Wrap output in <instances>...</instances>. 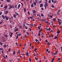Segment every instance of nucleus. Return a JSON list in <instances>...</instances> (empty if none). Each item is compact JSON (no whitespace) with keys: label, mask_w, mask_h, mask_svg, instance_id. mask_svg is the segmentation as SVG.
Returning <instances> with one entry per match:
<instances>
[{"label":"nucleus","mask_w":62,"mask_h":62,"mask_svg":"<svg viewBox=\"0 0 62 62\" xmlns=\"http://www.w3.org/2000/svg\"><path fill=\"white\" fill-rule=\"evenodd\" d=\"M5 17L6 20H8V17L6 16Z\"/></svg>","instance_id":"3"},{"label":"nucleus","mask_w":62,"mask_h":62,"mask_svg":"<svg viewBox=\"0 0 62 62\" xmlns=\"http://www.w3.org/2000/svg\"><path fill=\"white\" fill-rule=\"evenodd\" d=\"M2 18L3 19H5V17L3 15H2Z\"/></svg>","instance_id":"12"},{"label":"nucleus","mask_w":62,"mask_h":62,"mask_svg":"<svg viewBox=\"0 0 62 62\" xmlns=\"http://www.w3.org/2000/svg\"><path fill=\"white\" fill-rule=\"evenodd\" d=\"M30 18H31V19H33V17H30Z\"/></svg>","instance_id":"56"},{"label":"nucleus","mask_w":62,"mask_h":62,"mask_svg":"<svg viewBox=\"0 0 62 62\" xmlns=\"http://www.w3.org/2000/svg\"><path fill=\"white\" fill-rule=\"evenodd\" d=\"M24 11L25 12L26 11H27L26 10L25 8H24Z\"/></svg>","instance_id":"16"},{"label":"nucleus","mask_w":62,"mask_h":62,"mask_svg":"<svg viewBox=\"0 0 62 62\" xmlns=\"http://www.w3.org/2000/svg\"><path fill=\"white\" fill-rule=\"evenodd\" d=\"M9 35H10V37H12V35H11V34H9Z\"/></svg>","instance_id":"57"},{"label":"nucleus","mask_w":62,"mask_h":62,"mask_svg":"<svg viewBox=\"0 0 62 62\" xmlns=\"http://www.w3.org/2000/svg\"><path fill=\"white\" fill-rule=\"evenodd\" d=\"M16 46H18V44L17 43V42H16Z\"/></svg>","instance_id":"34"},{"label":"nucleus","mask_w":62,"mask_h":62,"mask_svg":"<svg viewBox=\"0 0 62 62\" xmlns=\"http://www.w3.org/2000/svg\"><path fill=\"white\" fill-rule=\"evenodd\" d=\"M60 31H58L57 32H56V33H57V34H59V33H60Z\"/></svg>","instance_id":"9"},{"label":"nucleus","mask_w":62,"mask_h":62,"mask_svg":"<svg viewBox=\"0 0 62 62\" xmlns=\"http://www.w3.org/2000/svg\"><path fill=\"white\" fill-rule=\"evenodd\" d=\"M11 33H12V32H11L10 31L9 32V35H11Z\"/></svg>","instance_id":"41"},{"label":"nucleus","mask_w":62,"mask_h":62,"mask_svg":"<svg viewBox=\"0 0 62 62\" xmlns=\"http://www.w3.org/2000/svg\"><path fill=\"white\" fill-rule=\"evenodd\" d=\"M26 33L27 34V35H29V33L28 32H27Z\"/></svg>","instance_id":"63"},{"label":"nucleus","mask_w":62,"mask_h":62,"mask_svg":"<svg viewBox=\"0 0 62 62\" xmlns=\"http://www.w3.org/2000/svg\"><path fill=\"white\" fill-rule=\"evenodd\" d=\"M12 7L13 8H14L15 7V6L14 5H13L12 6Z\"/></svg>","instance_id":"55"},{"label":"nucleus","mask_w":62,"mask_h":62,"mask_svg":"<svg viewBox=\"0 0 62 62\" xmlns=\"http://www.w3.org/2000/svg\"><path fill=\"white\" fill-rule=\"evenodd\" d=\"M57 21H59V22H61V19H57Z\"/></svg>","instance_id":"14"},{"label":"nucleus","mask_w":62,"mask_h":62,"mask_svg":"<svg viewBox=\"0 0 62 62\" xmlns=\"http://www.w3.org/2000/svg\"><path fill=\"white\" fill-rule=\"evenodd\" d=\"M38 35L39 36H40V35H41V34H40V33H38Z\"/></svg>","instance_id":"23"},{"label":"nucleus","mask_w":62,"mask_h":62,"mask_svg":"<svg viewBox=\"0 0 62 62\" xmlns=\"http://www.w3.org/2000/svg\"><path fill=\"white\" fill-rule=\"evenodd\" d=\"M15 13L17 15H19V14L17 13L16 12H15Z\"/></svg>","instance_id":"28"},{"label":"nucleus","mask_w":62,"mask_h":62,"mask_svg":"<svg viewBox=\"0 0 62 62\" xmlns=\"http://www.w3.org/2000/svg\"><path fill=\"white\" fill-rule=\"evenodd\" d=\"M57 54L56 53H53V54L54 55H57Z\"/></svg>","instance_id":"21"},{"label":"nucleus","mask_w":62,"mask_h":62,"mask_svg":"<svg viewBox=\"0 0 62 62\" xmlns=\"http://www.w3.org/2000/svg\"><path fill=\"white\" fill-rule=\"evenodd\" d=\"M31 59L30 58L29 60V61L31 62Z\"/></svg>","instance_id":"38"},{"label":"nucleus","mask_w":62,"mask_h":62,"mask_svg":"<svg viewBox=\"0 0 62 62\" xmlns=\"http://www.w3.org/2000/svg\"><path fill=\"white\" fill-rule=\"evenodd\" d=\"M2 14V12H1L0 13V16Z\"/></svg>","instance_id":"62"},{"label":"nucleus","mask_w":62,"mask_h":62,"mask_svg":"<svg viewBox=\"0 0 62 62\" xmlns=\"http://www.w3.org/2000/svg\"><path fill=\"white\" fill-rule=\"evenodd\" d=\"M32 12L33 13H35L36 12V11L34 10H33L32 11Z\"/></svg>","instance_id":"4"},{"label":"nucleus","mask_w":62,"mask_h":62,"mask_svg":"<svg viewBox=\"0 0 62 62\" xmlns=\"http://www.w3.org/2000/svg\"><path fill=\"white\" fill-rule=\"evenodd\" d=\"M61 51L62 52V47L61 46Z\"/></svg>","instance_id":"59"},{"label":"nucleus","mask_w":62,"mask_h":62,"mask_svg":"<svg viewBox=\"0 0 62 62\" xmlns=\"http://www.w3.org/2000/svg\"><path fill=\"white\" fill-rule=\"evenodd\" d=\"M28 54H29V53L28 52H27L26 53V55L27 56H28L29 55H28Z\"/></svg>","instance_id":"10"},{"label":"nucleus","mask_w":62,"mask_h":62,"mask_svg":"<svg viewBox=\"0 0 62 62\" xmlns=\"http://www.w3.org/2000/svg\"><path fill=\"white\" fill-rule=\"evenodd\" d=\"M42 1L41 0H40V1H39V4H40V3H41Z\"/></svg>","instance_id":"18"},{"label":"nucleus","mask_w":62,"mask_h":62,"mask_svg":"<svg viewBox=\"0 0 62 62\" xmlns=\"http://www.w3.org/2000/svg\"><path fill=\"white\" fill-rule=\"evenodd\" d=\"M38 28L39 29V30H40V28L39 27H38Z\"/></svg>","instance_id":"64"},{"label":"nucleus","mask_w":62,"mask_h":62,"mask_svg":"<svg viewBox=\"0 0 62 62\" xmlns=\"http://www.w3.org/2000/svg\"><path fill=\"white\" fill-rule=\"evenodd\" d=\"M8 11H6L5 12V14H7V13H8Z\"/></svg>","instance_id":"19"},{"label":"nucleus","mask_w":62,"mask_h":62,"mask_svg":"<svg viewBox=\"0 0 62 62\" xmlns=\"http://www.w3.org/2000/svg\"><path fill=\"white\" fill-rule=\"evenodd\" d=\"M20 6H21V5L20 4H19L18 5V8H17L18 9L19 8H20Z\"/></svg>","instance_id":"7"},{"label":"nucleus","mask_w":62,"mask_h":62,"mask_svg":"<svg viewBox=\"0 0 62 62\" xmlns=\"http://www.w3.org/2000/svg\"><path fill=\"white\" fill-rule=\"evenodd\" d=\"M4 37L6 38V39H7L8 37V36L7 34H5Z\"/></svg>","instance_id":"2"},{"label":"nucleus","mask_w":62,"mask_h":62,"mask_svg":"<svg viewBox=\"0 0 62 62\" xmlns=\"http://www.w3.org/2000/svg\"><path fill=\"white\" fill-rule=\"evenodd\" d=\"M41 16L43 17L44 16V15L42 13L41 14Z\"/></svg>","instance_id":"33"},{"label":"nucleus","mask_w":62,"mask_h":62,"mask_svg":"<svg viewBox=\"0 0 62 62\" xmlns=\"http://www.w3.org/2000/svg\"><path fill=\"white\" fill-rule=\"evenodd\" d=\"M56 1H54V2H53V3H56Z\"/></svg>","instance_id":"51"},{"label":"nucleus","mask_w":62,"mask_h":62,"mask_svg":"<svg viewBox=\"0 0 62 62\" xmlns=\"http://www.w3.org/2000/svg\"><path fill=\"white\" fill-rule=\"evenodd\" d=\"M4 47L6 48V47H7V46L6 45H4Z\"/></svg>","instance_id":"31"},{"label":"nucleus","mask_w":62,"mask_h":62,"mask_svg":"<svg viewBox=\"0 0 62 62\" xmlns=\"http://www.w3.org/2000/svg\"><path fill=\"white\" fill-rule=\"evenodd\" d=\"M59 25H61V22H58Z\"/></svg>","instance_id":"30"},{"label":"nucleus","mask_w":62,"mask_h":62,"mask_svg":"<svg viewBox=\"0 0 62 62\" xmlns=\"http://www.w3.org/2000/svg\"><path fill=\"white\" fill-rule=\"evenodd\" d=\"M3 57L4 58V59H5V60H6V57H5V56L4 55V56H3Z\"/></svg>","instance_id":"36"},{"label":"nucleus","mask_w":62,"mask_h":62,"mask_svg":"<svg viewBox=\"0 0 62 62\" xmlns=\"http://www.w3.org/2000/svg\"><path fill=\"white\" fill-rule=\"evenodd\" d=\"M25 28L26 29H28V28L26 26H25Z\"/></svg>","instance_id":"43"},{"label":"nucleus","mask_w":62,"mask_h":62,"mask_svg":"<svg viewBox=\"0 0 62 62\" xmlns=\"http://www.w3.org/2000/svg\"><path fill=\"white\" fill-rule=\"evenodd\" d=\"M51 0H50L48 1V3H51Z\"/></svg>","instance_id":"32"},{"label":"nucleus","mask_w":62,"mask_h":62,"mask_svg":"<svg viewBox=\"0 0 62 62\" xmlns=\"http://www.w3.org/2000/svg\"><path fill=\"white\" fill-rule=\"evenodd\" d=\"M45 4L44 5V7L45 8V9H46V7L48 6V4L46 2H45Z\"/></svg>","instance_id":"1"},{"label":"nucleus","mask_w":62,"mask_h":62,"mask_svg":"<svg viewBox=\"0 0 62 62\" xmlns=\"http://www.w3.org/2000/svg\"><path fill=\"white\" fill-rule=\"evenodd\" d=\"M54 32V31L53 30H51L50 31L51 32Z\"/></svg>","instance_id":"49"},{"label":"nucleus","mask_w":62,"mask_h":62,"mask_svg":"<svg viewBox=\"0 0 62 62\" xmlns=\"http://www.w3.org/2000/svg\"><path fill=\"white\" fill-rule=\"evenodd\" d=\"M57 38V36H55V38H54V39H56Z\"/></svg>","instance_id":"48"},{"label":"nucleus","mask_w":62,"mask_h":62,"mask_svg":"<svg viewBox=\"0 0 62 62\" xmlns=\"http://www.w3.org/2000/svg\"><path fill=\"white\" fill-rule=\"evenodd\" d=\"M56 20V19L55 18H54V19H53V21H55Z\"/></svg>","instance_id":"22"},{"label":"nucleus","mask_w":62,"mask_h":62,"mask_svg":"<svg viewBox=\"0 0 62 62\" xmlns=\"http://www.w3.org/2000/svg\"><path fill=\"white\" fill-rule=\"evenodd\" d=\"M20 50H19V51H18V54H20Z\"/></svg>","instance_id":"20"},{"label":"nucleus","mask_w":62,"mask_h":62,"mask_svg":"<svg viewBox=\"0 0 62 62\" xmlns=\"http://www.w3.org/2000/svg\"><path fill=\"white\" fill-rule=\"evenodd\" d=\"M15 6L16 8H17V5H16V4H15Z\"/></svg>","instance_id":"29"},{"label":"nucleus","mask_w":62,"mask_h":62,"mask_svg":"<svg viewBox=\"0 0 62 62\" xmlns=\"http://www.w3.org/2000/svg\"><path fill=\"white\" fill-rule=\"evenodd\" d=\"M37 3L35 2H34L33 3L34 5L35 6H36V5Z\"/></svg>","instance_id":"11"},{"label":"nucleus","mask_w":62,"mask_h":62,"mask_svg":"<svg viewBox=\"0 0 62 62\" xmlns=\"http://www.w3.org/2000/svg\"><path fill=\"white\" fill-rule=\"evenodd\" d=\"M48 49H46V52H48Z\"/></svg>","instance_id":"42"},{"label":"nucleus","mask_w":62,"mask_h":62,"mask_svg":"<svg viewBox=\"0 0 62 62\" xmlns=\"http://www.w3.org/2000/svg\"><path fill=\"white\" fill-rule=\"evenodd\" d=\"M60 10L59 9V10L58 11H57V13H58L60 12Z\"/></svg>","instance_id":"27"},{"label":"nucleus","mask_w":62,"mask_h":62,"mask_svg":"<svg viewBox=\"0 0 62 62\" xmlns=\"http://www.w3.org/2000/svg\"><path fill=\"white\" fill-rule=\"evenodd\" d=\"M28 14H29V15H30V13L29 12V11H28Z\"/></svg>","instance_id":"50"},{"label":"nucleus","mask_w":62,"mask_h":62,"mask_svg":"<svg viewBox=\"0 0 62 62\" xmlns=\"http://www.w3.org/2000/svg\"><path fill=\"white\" fill-rule=\"evenodd\" d=\"M50 44V42H48V43H47V45H48V46H49V45Z\"/></svg>","instance_id":"39"},{"label":"nucleus","mask_w":62,"mask_h":62,"mask_svg":"<svg viewBox=\"0 0 62 62\" xmlns=\"http://www.w3.org/2000/svg\"><path fill=\"white\" fill-rule=\"evenodd\" d=\"M3 52H4V51L3 50H2V54H4V53H3Z\"/></svg>","instance_id":"46"},{"label":"nucleus","mask_w":62,"mask_h":62,"mask_svg":"<svg viewBox=\"0 0 62 62\" xmlns=\"http://www.w3.org/2000/svg\"><path fill=\"white\" fill-rule=\"evenodd\" d=\"M3 44V43L1 42H0V44L1 45H2Z\"/></svg>","instance_id":"37"},{"label":"nucleus","mask_w":62,"mask_h":62,"mask_svg":"<svg viewBox=\"0 0 62 62\" xmlns=\"http://www.w3.org/2000/svg\"><path fill=\"white\" fill-rule=\"evenodd\" d=\"M16 14H14V15H13V17L14 18H16Z\"/></svg>","instance_id":"6"},{"label":"nucleus","mask_w":62,"mask_h":62,"mask_svg":"<svg viewBox=\"0 0 62 62\" xmlns=\"http://www.w3.org/2000/svg\"><path fill=\"white\" fill-rule=\"evenodd\" d=\"M41 35L42 36H43L44 34L43 33H41Z\"/></svg>","instance_id":"44"},{"label":"nucleus","mask_w":62,"mask_h":62,"mask_svg":"<svg viewBox=\"0 0 62 62\" xmlns=\"http://www.w3.org/2000/svg\"><path fill=\"white\" fill-rule=\"evenodd\" d=\"M1 7H3V4H1Z\"/></svg>","instance_id":"60"},{"label":"nucleus","mask_w":62,"mask_h":62,"mask_svg":"<svg viewBox=\"0 0 62 62\" xmlns=\"http://www.w3.org/2000/svg\"><path fill=\"white\" fill-rule=\"evenodd\" d=\"M52 7L53 8H54V5H52Z\"/></svg>","instance_id":"53"},{"label":"nucleus","mask_w":62,"mask_h":62,"mask_svg":"<svg viewBox=\"0 0 62 62\" xmlns=\"http://www.w3.org/2000/svg\"><path fill=\"white\" fill-rule=\"evenodd\" d=\"M61 59V58H58V61H59Z\"/></svg>","instance_id":"35"},{"label":"nucleus","mask_w":62,"mask_h":62,"mask_svg":"<svg viewBox=\"0 0 62 62\" xmlns=\"http://www.w3.org/2000/svg\"><path fill=\"white\" fill-rule=\"evenodd\" d=\"M18 38V35H17V36H16V39H17Z\"/></svg>","instance_id":"45"},{"label":"nucleus","mask_w":62,"mask_h":62,"mask_svg":"<svg viewBox=\"0 0 62 62\" xmlns=\"http://www.w3.org/2000/svg\"><path fill=\"white\" fill-rule=\"evenodd\" d=\"M6 1L8 2H10V0H6Z\"/></svg>","instance_id":"25"},{"label":"nucleus","mask_w":62,"mask_h":62,"mask_svg":"<svg viewBox=\"0 0 62 62\" xmlns=\"http://www.w3.org/2000/svg\"><path fill=\"white\" fill-rule=\"evenodd\" d=\"M7 8V6H6L4 7V8Z\"/></svg>","instance_id":"40"},{"label":"nucleus","mask_w":62,"mask_h":62,"mask_svg":"<svg viewBox=\"0 0 62 62\" xmlns=\"http://www.w3.org/2000/svg\"><path fill=\"white\" fill-rule=\"evenodd\" d=\"M45 23H48L49 22L47 21H46V22H45Z\"/></svg>","instance_id":"58"},{"label":"nucleus","mask_w":62,"mask_h":62,"mask_svg":"<svg viewBox=\"0 0 62 62\" xmlns=\"http://www.w3.org/2000/svg\"><path fill=\"white\" fill-rule=\"evenodd\" d=\"M43 4H40V7H42L43 6Z\"/></svg>","instance_id":"15"},{"label":"nucleus","mask_w":62,"mask_h":62,"mask_svg":"<svg viewBox=\"0 0 62 62\" xmlns=\"http://www.w3.org/2000/svg\"><path fill=\"white\" fill-rule=\"evenodd\" d=\"M29 29V30L30 31H31V28H30Z\"/></svg>","instance_id":"61"},{"label":"nucleus","mask_w":62,"mask_h":62,"mask_svg":"<svg viewBox=\"0 0 62 62\" xmlns=\"http://www.w3.org/2000/svg\"><path fill=\"white\" fill-rule=\"evenodd\" d=\"M3 50V49L2 48H0V51H2Z\"/></svg>","instance_id":"24"},{"label":"nucleus","mask_w":62,"mask_h":62,"mask_svg":"<svg viewBox=\"0 0 62 62\" xmlns=\"http://www.w3.org/2000/svg\"><path fill=\"white\" fill-rule=\"evenodd\" d=\"M31 7L32 8H33V3H32L31 4Z\"/></svg>","instance_id":"17"},{"label":"nucleus","mask_w":62,"mask_h":62,"mask_svg":"<svg viewBox=\"0 0 62 62\" xmlns=\"http://www.w3.org/2000/svg\"><path fill=\"white\" fill-rule=\"evenodd\" d=\"M35 41L37 42H38V40L37 39H36L35 40Z\"/></svg>","instance_id":"47"},{"label":"nucleus","mask_w":62,"mask_h":62,"mask_svg":"<svg viewBox=\"0 0 62 62\" xmlns=\"http://www.w3.org/2000/svg\"><path fill=\"white\" fill-rule=\"evenodd\" d=\"M46 21V19H43L41 20V21H42V22H45V21Z\"/></svg>","instance_id":"8"},{"label":"nucleus","mask_w":62,"mask_h":62,"mask_svg":"<svg viewBox=\"0 0 62 62\" xmlns=\"http://www.w3.org/2000/svg\"><path fill=\"white\" fill-rule=\"evenodd\" d=\"M13 54L14 55H15V53H16V52L14 51H13Z\"/></svg>","instance_id":"26"},{"label":"nucleus","mask_w":62,"mask_h":62,"mask_svg":"<svg viewBox=\"0 0 62 62\" xmlns=\"http://www.w3.org/2000/svg\"><path fill=\"white\" fill-rule=\"evenodd\" d=\"M8 51L9 52H10L11 51V49L9 48L8 50Z\"/></svg>","instance_id":"54"},{"label":"nucleus","mask_w":62,"mask_h":62,"mask_svg":"<svg viewBox=\"0 0 62 62\" xmlns=\"http://www.w3.org/2000/svg\"><path fill=\"white\" fill-rule=\"evenodd\" d=\"M9 6L10 7H9V9H10L11 8H12V6H11L10 5H9Z\"/></svg>","instance_id":"13"},{"label":"nucleus","mask_w":62,"mask_h":62,"mask_svg":"<svg viewBox=\"0 0 62 62\" xmlns=\"http://www.w3.org/2000/svg\"><path fill=\"white\" fill-rule=\"evenodd\" d=\"M45 41H46V43L48 42V40H45Z\"/></svg>","instance_id":"52"},{"label":"nucleus","mask_w":62,"mask_h":62,"mask_svg":"<svg viewBox=\"0 0 62 62\" xmlns=\"http://www.w3.org/2000/svg\"><path fill=\"white\" fill-rule=\"evenodd\" d=\"M18 30V28H16V29L15 30H14L15 32H16Z\"/></svg>","instance_id":"5"}]
</instances>
